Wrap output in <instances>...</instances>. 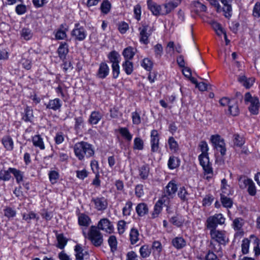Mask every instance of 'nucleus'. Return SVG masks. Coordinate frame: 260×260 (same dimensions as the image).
Listing matches in <instances>:
<instances>
[{
  "mask_svg": "<svg viewBox=\"0 0 260 260\" xmlns=\"http://www.w3.org/2000/svg\"><path fill=\"white\" fill-rule=\"evenodd\" d=\"M76 156L79 160H83L85 157L90 158L94 155L93 146L85 141H81L76 143L74 147Z\"/></svg>",
  "mask_w": 260,
  "mask_h": 260,
  "instance_id": "nucleus-1",
  "label": "nucleus"
},
{
  "mask_svg": "<svg viewBox=\"0 0 260 260\" xmlns=\"http://www.w3.org/2000/svg\"><path fill=\"white\" fill-rule=\"evenodd\" d=\"M225 218L221 213H216L207 218L205 225L210 231L216 230L218 224L222 225L225 222Z\"/></svg>",
  "mask_w": 260,
  "mask_h": 260,
  "instance_id": "nucleus-2",
  "label": "nucleus"
},
{
  "mask_svg": "<svg viewBox=\"0 0 260 260\" xmlns=\"http://www.w3.org/2000/svg\"><path fill=\"white\" fill-rule=\"evenodd\" d=\"M88 239L95 247L101 246L103 243V235L94 225L90 226L88 233Z\"/></svg>",
  "mask_w": 260,
  "mask_h": 260,
  "instance_id": "nucleus-3",
  "label": "nucleus"
},
{
  "mask_svg": "<svg viewBox=\"0 0 260 260\" xmlns=\"http://www.w3.org/2000/svg\"><path fill=\"white\" fill-rule=\"evenodd\" d=\"M71 35L76 41L81 42L86 39L87 33L84 27L77 22L75 23L74 28L71 31Z\"/></svg>",
  "mask_w": 260,
  "mask_h": 260,
  "instance_id": "nucleus-4",
  "label": "nucleus"
},
{
  "mask_svg": "<svg viewBox=\"0 0 260 260\" xmlns=\"http://www.w3.org/2000/svg\"><path fill=\"white\" fill-rule=\"evenodd\" d=\"M211 141L213 145L217 151H219L222 156L225 155L226 149L224 140L218 135H212L211 137Z\"/></svg>",
  "mask_w": 260,
  "mask_h": 260,
  "instance_id": "nucleus-5",
  "label": "nucleus"
},
{
  "mask_svg": "<svg viewBox=\"0 0 260 260\" xmlns=\"http://www.w3.org/2000/svg\"><path fill=\"white\" fill-rule=\"evenodd\" d=\"M211 239L221 245H226L229 243V239L225 235L224 231L213 230L210 231Z\"/></svg>",
  "mask_w": 260,
  "mask_h": 260,
  "instance_id": "nucleus-6",
  "label": "nucleus"
},
{
  "mask_svg": "<svg viewBox=\"0 0 260 260\" xmlns=\"http://www.w3.org/2000/svg\"><path fill=\"white\" fill-rule=\"evenodd\" d=\"M140 32V42L145 45H147L149 43V37L151 36L152 30L146 24H143L141 27L138 28Z\"/></svg>",
  "mask_w": 260,
  "mask_h": 260,
  "instance_id": "nucleus-7",
  "label": "nucleus"
},
{
  "mask_svg": "<svg viewBox=\"0 0 260 260\" xmlns=\"http://www.w3.org/2000/svg\"><path fill=\"white\" fill-rule=\"evenodd\" d=\"M91 201L93 203L94 208L97 211H103L108 207V200L103 196L92 198Z\"/></svg>",
  "mask_w": 260,
  "mask_h": 260,
  "instance_id": "nucleus-8",
  "label": "nucleus"
},
{
  "mask_svg": "<svg viewBox=\"0 0 260 260\" xmlns=\"http://www.w3.org/2000/svg\"><path fill=\"white\" fill-rule=\"evenodd\" d=\"M147 4L148 9L151 12L153 15H164V14H162L164 11L162 5H158L152 0H147Z\"/></svg>",
  "mask_w": 260,
  "mask_h": 260,
  "instance_id": "nucleus-9",
  "label": "nucleus"
},
{
  "mask_svg": "<svg viewBox=\"0 0 260 260\" xmlns=\"http://www.w3.org/2000/svg\"><path fill=\"white\" fill-rule=\"evenodd\" d=\"M110 68L105 61H102L99 64V68L96 73V77L100 79H105L109 74Z\"/></svg>",
  "mask_w": 260,
  "mask_h": 260,
  "instance_id": "nucleus-10",
  "label": "nucleus"
},
{
  "mask_svg": "<svg viewBox=\"0 0 260 260\" xmlns=\"http://www.w3.org/2000/svg\"><path fill=\"white\" fill-rule=\"evenodd\" d=\"M98 230L104 231L107 233H111L113 231V226L112 222L106 218L101 219L98 222Z\"/></svg>",
  "mask_w": 260,
  "mask_h": 260,
  "instance_id": "nucleus-11",
  "label": "nucleus"
},
{
  "mask_svg": "<svg viewBox=\"0 0 260 260\" xmlns=\"http://www.w3.org/2000/svg\"><path fill=\"white\" fill-rule=\"evenodd\" d=\"M181 0H166L165 4L162 5L164 12L162 14L166 15L174 10L180 3Z\"/></svg>",
  "mask_w": 260,
  "mask_h": 260,
  "instance_id": "nucleus-12",
  "label": "nucleus"
},
{
  "mask_svg": "<svg viewBox=\"0 0 260 260\" xmlns=\"http://www.w3.org/2000/svg\"><path fill=\"white\" fill-rule=\"evenodd\" d=\"M151 151L152 152H156L159 149V135L157 131L153 129L150 135Z\"/></svg>",
  "mask_w": 260,
  "mask_h": 260,
  "instance_id": "nucleus-13",
  "label": "nucleus"
},
{
  "mask_svg": "<svg viewBox=\"0 0 260 260\" xmlns=\"http://www.w3.org/2000/svg\"><path fill=\"white\" fill-rule=\"evenodd\" d=\"M69 52L68 44L66 42H60L59 47L57 50V53L59 58L62 60H64L66 58Z\"/></svg>",
  "mask_w": 260,
  "mask_h": 260,
  "instance_id": "nucleus-14",
  "label": "nucleus"
},
{
  "mask_svg": "<svg viewBox=\"0 0 260 260\" xmlns=\"http://www.w3.org/2000/svg\"><path fill=\"white\" fill-rule=\"evenodd\" d=\"M177 190L178 187L175 181L171 180L166 186L164 193H167L168 196L173 199Z\"/></svg>",
  "mask_w": 260,
  "mask_h": 260,
  "instance_id": "nucleus-15",
  "label": "nucleus"
},
{
  "mask_svg": "<svg viewBox=\"0 0 260 260\" xmlns=\"http://www.w3.org/2000/svg\"><path fill=\"white\" fill-rule=\"evenodd\" d=\"M75 256L76 260H83L84 257L87 258L89 253L87 251L84 250L81 245L77 244L75 246Z\"/></svg>",
  "mask_w": 260,
  "mask_h": 260,
  "instance_id": "nucleus-16",
  "label": "nucleus"
},
{
  "mask_svg": "<svg viewBox=\"0 0 260 260\" xmlns=\"http://www.w3.org/2000/svg\"><path fill=\"white\" fill-rule=\"evenodd\" d=\"M46 108L53 111L59 110L62 106V102L58 98L50 100L47 104H45Z\"/></svg>",
  "mask_w": 260,
  "mask_h": 260,
  "instance_id": "nucleus-17",
  "label": "nucleus"
},
{
  "mask_svg": "<svg viewBox=\"0 0 260 260\" xmlns=\"http://www.w3.org/2000/svg\"><path fill=\"white\" fill-rule=\"evenodd\" d=\"M189 195L190 193L184 186L180 187L177 192L178 197L182 203H188Z\"/></svg>",
  "mask_w": 260,
  "mask_h": 260,
  "instance_id": "nucleus-18",
  "label": "nucleus"
},
{
  "mask_svg": "<svg viewBox=\"0 0 260 260\" xmlns=\"http://www.w3.org/2000/svg\"><path fill=\"white\" fill-rule=\"evenodd\" d=\"M103 117L102 114L97 111H92L89 117L88 122L91 125L97 124Z\"/></svg>",
  "mask_w": 260,
  "mask_h": 260,
  "instance_id": "nucleus-19",
  "label": "nucleus"
},
{
  "mask_svg": "<svg viewBox=\"0 0 260 260\" xmlns=\"http://www.w3.org/2000/svg\"><path fill=\"white\" fill-rule=\"evenodd\" d=\"M139 175L141 179L146 180L148 179L150 168L148 164H145L138 167Z\"/></svg>",
  "mask_w": 260,
  "mask_h": 260,
  "instance_id": "nucleus-20",
  "label": "nucleus"
},
{
  "mask_svg": "<svg viewBox=\"0 0 260 260\" xmlns=\"http://www.w3.org/2000/svg\"><path fill=\"white\" fill-rule=\"evenodd\" d=\"M136 212L139 217L144 216L148 214V207L145 203H139L136 207Z\"/></svg>",
  "mask_w": 260,
  "mask_h": 260,
  "instance_id": "nucleus-21",
  "label": "nucleus"
},
{
  "mask_svg": "<svg viewBox=\"0 0 260 260\" xmlns=\"http://www.w3.org/2000/svg\"><path fill=\"white\" fill-rule=\"evenodd\" d=\"M10 171L11 172V174L13 175L17 184H21L23 181L24 177V172L15 168H12V169L10 170Z\"/></svg>",
  "mask_w": 260,
  "mask_h": 260,
  "instance_id": "nucleus-22",
  "label": "nucleus"
},
{
  "mask_svg": "<svg viewBox=\"0 0 260 260\" xmlns=\"http://www.w3.org/2000/svg\"><path fill=\"white\" fill-rule=\"evenodd\" d=\"M172 244L176 249H181L186 245V242L182 237H177L173 239Z\"/></svg>",
  "mask_w": 260,
  "mask_h": 260,
  "instance_id": "nucleus-23",
  "label": "nucleus"
},
{
  "mask_svg": "<svg viewBox=\"0 0 260 260\" xmlns=\"http://www.w3.org/2000/svg\"><path fill=\"white\" fill-rule=\"evenodd\" d=\"M226 194L220 193V202L224 208L230 209L233 207V200L228 197Z\"/></svg>",
  "mask_w": 260,
  "mask_h": 260,
  "instance_id": "nucleus-24",
  "label": "nucleus"
},
{
  "mask_svg": "<svg viewBox=\"0 0 260 260\" xmlns=\"http://www.w3.org/2000/svg\"><path fill=\"white\" fill-rule=\"evenodd\" d=\"M107 57L112 64H118L120 62V55L115 50H113L109 52Z\"/></svg>",
  "mask_w": 260,
  "mask_h": 260,
  "instance_id": "nucleus-25",
  "label": "nucleus"
},
{
  "mask_svg": "<svg viewBox=\"0 0 260 260\" xmlns=\"http://www.w3.org/2000/svg\"><path fill=\"white\" fill-rule=\"evenodd\" d=\"M260 104L258 98H255L252 102L250 103V105L248 107L249 112L253 115H257L258 113Z\"/></svg>",
  "mask_w": 260,
  "mask_h": 260,
  "instance_id": "nucleus-26",
  "label": "nucleus"
},
{
  "mask_svg": "<svg viewBox=\"0 0 260 260\" xmlns=\"http://www.w3.org/2000/svg\"><path fill=\"white\" fill-rule=\"evenodd\" d=\"M229 112L233 116H238L240 113L237 102L234 99H232L231 104L229 105Z\"/></svg>",
  "mask_w": 260,
  "mask_h": 260,
  "instance_id": "nucleus-27",
  "label": "nucleus"
},
{
  "mask_svg": "<svg viewBox=\"0 0 260 260\" xmlns=\"http://www.w3.org/2000/svg\"><path fill=\"white\" fill-rule=\"evenodd\" d=\"M2 142L4 147L8 151L13 149L14 143L12 138L9 136L4 137L2 138Z\"/></svg>",
  "mask_w": 260,
  "mask_h": 260,
  "instance_id": "nucleus-28",
  "label": "nucleus"
},
{
  "mask_svg": "<svg viewBox=\"0 0 260 260\" xmlns=\"http://www.w3.org/2000/svg\"><path fill=\"white\" fill-rule=\"evenodd\" d=\"M78 221L79 225L87 227L91 222V219L88 215L81 213L78 216Z\"/></svg>",
  "mask_w": 260,
  "mask_h": 260,
  "instance_id": "nucleus-29",
  "label": "nucleus"
},
{
  "mask_svg": "<svg viewBox=\"0 0 260 260\" xmlns=\"http://www.w3.org/2000/svg\"><path fill=\"white\" fill-rule=\"evenodd\" d=\"M57 244L56 247L60 249H63L68 242L67 239L63 234H56Z\"/></svg>",
  "mask_w": 260,
  "mask_h": 260,
  "instance_id": "nucleus-30",
  "label": "nucleus"
},
{
  "mask_svg": "<svg viewBox=\"0 0 260 260\" xmlns=\"http://www.w3.org/2000/svg\"><path fill=\"white\" fill-rule=\"evenodd\" d=\"M34 117L32 109L27 106L24 109L22 119L25 122H31Z\"/></svg>",
  "mask_w": 260,
  "mask_h": 260,
  "instance_id": "nucleus-31",
  "label": "nucleus"
},
{
  "mask_svg": "<svg viewBox=\"0 0 260 260\" xmlns=\"http://www.w3.org/2000/svg\"><path fill=\"white\" fill-rule=\"evenodd\" d=\"M32 141L33 145L36 147H39L41 150L45 149V145L43 142V138L40 135H35L32 137Z\"/></svg>",
  "mask_w": 260,
  "mask_h": 260,
  "instance_id": "nucleus-32",
  "label": "nucleus"
},
{
  "mask_svg": "<svg viewBox=\"0 0 260 260\" xmlns=\"http://www.w3.org/2000/svg\"><path fill=\"white\" fill-rule=\"evenodd\" d=\"M134 49L131 46H129L123 50L122 52V55L125 59V60H130L133 58L134 55H135V52L134 51Z\"/></svg>",
  "mask_w": 260,
  "mask_h": 260,
  "instance_id": "nucleus-33",
  "label": "nucleus"
},
{
  "mask_svg": "<svg viewBox=\"0 0 260 260\" xmlns=\"http://www.w3.org/2000/svg\"><path fill=\"white\" fill-rule=\"evenodd\" d=\"M169 221L174 225L178 228L182 226L184 223L182 217L178 214H176L175 216L171 217L169 219Z\"/></svg>",
  "mask_w": 260,
  "mask_h": 260,
  "instance_id": "nucleus-34",
  "label": "nucleus"
},
{
  "mask_svg": "<svg viewBox=\"0 0 260 260\" xmlns=\"http://www.w3.org/2000/svg\"><path fill=\"white\" fill-rule=\"evenodd\" d=\"M180 165V160L178 157L174 156H171L168 162V168L171 170H173L178 167Z\"/></svg>",
  "mask_w": 260,
  "mask_h": 260,
  "instance_id": "nucleus-35",
  "label": "nucleus"
},
{
  "mask_svg": "<svg viewBox=\"0 0 260 260\" xmlns=\"http://www.w3.org/2000/svg\"><path fill=\"white\" fill-rule=\"evenodd\" d=\"M139 236V233L138 230L135 228H132L129 233V239L131 244L134 245L138 241Z\"/></svg>",
  "mask_w": 260,
  "mask_h": 260,
  "instance_id": "nucleus-36",
  "label": "nucleus"
},
{
  "mask_svg": "<svg viewBox=\"0 0 260 260\" xmlns=\"http://www.w3.org/2000/svg\"><path fill=\"white\" fill-rule=\"evenodd\" d=\"M122 67L127 75H131L134 70L133 63L130 60H126L123 62Z\"/></svg>",
  "mask_w": 260,
  "mask_h": 260,
  "instance_id": "nucleus-37",
  "label": "nucleus"
},
{
  "mask_svg": "<svg viewBox=\"0 0 260 260\" xmlns=\"http://www.w3.org/2000/svg\"><path fill=\"white\" fill-rule=\"evenodd\" d=\"M233 141L235 146L241 147L245 143L243 137L238 134L233 135Z\"/></svg>",
  "mask_w": 260,
  "mask_h": 260,
  "instance_id": "nucleus-38",
  "label": "nucleus"
},
{
  "mask_svg": "<svg viewBox=\"0 0 260 260\" xmlns=\"http://www.w3.org/2000/svg\"><path fill=\"white\" fill-rule=\"evenodd\" d=\"M12 168L10 167L7 170H0V180L8 181L11 179L12 176L11 175V172L10 171V170Z\"/></svg>",
  "mask_w": 260,
  "mask_h": 260,
  "instance_id": "nucleus-39",
  "label": "nucleus"
},
{
  "mask_svg": "<svg viewBox=\"0 0 260 260\" xmlns=\"http://www.w3.org/2000/svg\"><path fill=\"white\" fill-rule=\"evenodd\" d=\"M199 146L202 151V153L199 155L198 158L199 159H202V158L203 156H205L206 154H208V151L209 148L207 142L205 141H201Z\"/></svg>",
  "mask_w": 260,
  "mask_h": 260,
  "instance_id": "nucleus-40",
  "label": "nucleus"
},
{
  "mask_svg": "<svg viewBox=\"0 0 260 260\" xmlns=\"http://www.w3.org/2000/svg\"><path fill=\"white\" fill-rule=\"evenodd\" d=\"M119 133L127 141L130 142L133 138V135L130 133L126 127H120L119 129Z\"/></svg>",
  "mask_w": 260,
  "mask_h": 260,
  "instance_id": "nucleus-41",
  "label": "nucleus"
},
{
  "mask_svg": "<svg viewBox=\"0 0 260 260\" xmlns=\"http://www.w3.org/2000/svg\"><path fill=\"white\" fill-rule=\"evenodd\" d=\"M108 242L111 248V251L113 252L117 249V241L115 236H110L108 239Z\"/></svg>",
  "mask_w": 260,
  "mask_h": 260,
  "instance_id": "nucleus-42",
  "label": "nucleus"
},
{
  "mask_svg": "<svg viewBox=\"0 0 260 260\" xmlns=\"http://www.w3.org/2000/svg\"><path fill=\"white\" fill-rule=\"evenodd\" d=\"M111 8V4L108 0H104L102 3L100 7L101 12L105 14H108Z\"/></svg>",
  "mask_w": 260,
  "mask_h": 260,
  "instance_id": "nucleus-43",
  "label": "nucleus"
},
{
  "mask_svg": "<svg viewBox=\"0 0 260 260\" xmlns=\"http://www.w3.org/2000/svg\"><path fill=\"white\" fill-rule=\"evenodd\" d=\"M21 37L25 40H30L33 36L31 30L28 28H23L20 32Z\"/></svg>",
  "mask_w": 260,
  "mask_h": 260,
  "instance_id": "nucleus-44",
  "label": "nucleus"
},
{
  "mask_svg": "<svg viewBox=\"0 0 260 260\" xmlns=\"http://www.w3.org/2000/svg\"><path fill=\"white\" fill-rule=\"evenodd\" d=\"M139 252L142 257L146 258L150 256L151 249L149 248L148 245H144L141 247Z\"/></svg>",
  "mask_w": 260,
  "mask_h": 260,
  "instance_id": "nucleus-45",
  "label": "nucleus"
},
{
  "mask_svg": "<svg viewBox=\"0 0 260 260\" xmlns=\"http://www.w3.org/2000/svg\"><path fill=\"white\" fill-rule=\"evenodd\" d=\"M168 144L170 149L174 152H177L179 149V146L177 142L173 137H169L168 139Z\"/></svg>",
  "mask_w": 260,
  "mask_h": 260,
  "instance_id": "nucleus-46",
  "label": "nucleus"
},
{
  "mask_svg": "<svg viewBox=\"0 0 260 260\" xmlns=\"http://www.w3.org/2000/svg\"><path fill=\"white\" fill-rule=\"evenodd\" d=\"M252 181V179L247 178L245 176H241L239 179V183L240 188L244 189Z\"/></svg>",
  "mask_w": 260,
  "mask_h": 260,
  "instance_id": "nucleus-47",
  "label": "nucleus"
},
{
  "mask_svg": "<svg viewBox=\"0 0 260 260\" xmlns=\"http://www.w3.org/2000/svg\"><path fill=\"white\" fill-rule=\"evenodd\" d=\"M133 203L128 201L122 209V214L123 216H129L132 210Z\"/></svg>",
  "mask_w": 260,
  "mask_h": 260,
  "instance_id": "nucleus-48",
  "label": "nucleus"
},
{
  "mask_svg": "<svg viewBox=\"0 0 260 260\" xmlns=\"http://www.w3.org/2000/svg\"><path fill=\"white\" fill-rule=\"evenodd\" d=\"M48 176L49 180L52 184L56 183L59 177L58 172L56 171H50L48 174Z\"/></svg>",
  "mask_w": 260,
  "mask_h": 260,
  "instance_id": "nucleus-49",
  "label": "nucleus"
},
{
  "mask_svg": "<svg viewBox=\"0 0 260 260\" xmlns=\"http://www.w3.org/2000/svg\"><path fill=\"white\" fill-rule=\"evenodd\" d=\"M35 218H37V220H38L39 217H37V214L33 211H30L28 213L22 214V219L27 223H30L31 219Z\"/></svg>",
  "mask_w": 260,
  "mask_h": 260,
  "instance_id": "nucleus-50",
  "label": "nucleus"
},
{
  "mask_svg": "<svg viewBox=\"0 0 260 260\" xmlns=\"http://www.w3.org/2000/svg\"><path fill=\"white\" fill-rule=\"evenodd\" d=\"M144 148V142L139 137H137L134 141V149L141 150Z\"/></svg>",
  "mask_w": 260,
  "mask_h": 260,
  "instance_id": "nucleus-51",
  "label": "nucleus"
},
{
  "mask_svg": "<svg viewBox=\"0 0 260 260\" xmlns=\"http://www.w3.org/2000/svg\"><path fill=\"white\" fill-rule=\"evenodd\" d=\"M4 212L5 216L8 218L14 217L16 215V211L11 207H6Z\"/></svg>",
  "mask_w": 260,
  "mask_h": 260,
  "instance_id": "nucleus-52",
  "label": "nucleus"
},
{
  "mask_svg": "<svg viewBox=\"0 0 260 260\" xmlns=\"http://www.w3.org/2000/svg\"><path fill=\"white\" fill-rule=\"evenodd\" d=\"M159 202H156L154 207V210L152 213V218H155L158 216L162 210V206Z\"/></svg>",
  "mask_w": 260,
  "mask_h": 260,
  "instance_id": "nucleus-53",
  "label": "nucleus"
},
{
  "mask_svg": "<svg viewBox=\"0 0 260 260\" xmlns=\"http://www.w3.org/2000/svg\"><path fill=\"white\" fill-rule=\"evenodd\" d=\"M199 160L200 161V164L203 167V169L204 170L205 173L207 174L213 173V169L211 167V164L205 165V162L202 160V159H199Z\"/></svg>",
  "mask_w": 260,
  "mask_h": 260,
  "instance_id": "nucleus-54",
  "label": "nucleus"
},
{
  "mask_svg": "<svg viewBox=\"0 0 260 260\" xmlns=\"http://www.w3.org/2000/svg\"><path fill=\"white\" fill-rule=\"evenodd\" d=\"M112 77L113 79H117L120 74V66L119 63L112 64Z\"/></svg>",
  "mask_w": 260,
  "mask_h": 260,
  "instance_id": "nucleus-55",
  "label": "nucleus"
},
{
  "mask_svg": "<svg viewBox=\"0 0 260 260\" xmlns=\"http://www.w3.org/2000/svg\"><path fill=\"white\" fill-rule=\"evenodd\" d=\"M141 66L147 71H150L153 66V63L148 58H144L143 60Z\"/></svg>",
  "mask_w": 260,
  "mask_h": 260,
  "instance_id": "nucleus-56",
  "label": "nucleus"
},
{
  "mask_svg": "<svg viewBox=\"0 0 260 260\" xmlns=\"http://www.w3.org/2000/svg\"><path fill=\"white\" fill-rule=\"evenodd\" d=\"M172 199L170 196H168L167 193H164L162 197L158 200L157 202H159L161 205H164L165 206L170 205V199Z\"/></svg>",
  "mask_w": 260,
  "mask_h": 260,
  "instance_id": "nucleus-57",
  "label": "nucleus"
},
{
  "mask_svg": "<svg viewBox=\"0 0 260 260\" xmlns=\"http://www.w3.org/2000/svg\"><path fill=\"white\" fill-rule=\"evenodd\" d=\"M64 140V135L61 132H58L56 134L54 137L55 144L59 145L61 144Z\"/></svg>",
  "mask_w": 260,
  "mask_h": 260,
  "instance_id": "nucleus-58",
  "label": "nucleus"
},
{
  "mask_svg": "<svg viewBox=\"0 0 260 260\" xmlns=\"http://www.w3.org/2000/svg\"><path fill=\"white\" fill-rule=\"evenodd\" d=\"M247 191L249 195L254 196L256 193V189L254 183L252 180L248 185Z\"/></svg>",
  "mask_w": 260,
  "mask_h": 260,
  "instance_id": "nucleus-59",
  "label": "nucleus"
},
{
  "mask_svg": "<svg viewBox=\"0 0 260 260\" xmlns=\"http://www.w3.org/2000/svg\"><path fill=\"white\" fill-rule=\"evenodd\" d=\"M67 37V32L61 30H56L55 33V38L56 40H62Z\"/></svg>",
  "mask_w": 260,
  "mask_h": 260,
  "instance_id": "nucleus-60",
  "label": "nucleus"
},
{
  "mask_svg": "<svg viewBox=\"0 0 260 260\" xmlns=\"http://www.w3.org/2000/svg\"><path fill=\"white\" fill-rule=\"evenodd\" d=\"M242 252L243 254H247L249 252V241L247 239H245L242 241Z\"/></svg>",
  "mask_w": 260,
  "mask_h": 260,
  "instance_id": "nucleus-61",
  "label": "nucleus"
},
{
  "mask_svg": "<svg viewBox=\"0 0 260 260\" xmlns=\"http://www.w3.org/2000/svg\"><path fill=\"white\" fill-rule=\"evenodd\" d=\"M75 123L74 128L75 130L80 129L81 127L83 125L84 119L82 116H79L75 118Z\"/></svg>",
  "mask_w": 260,
  "mask_h": 260,
  "instance_id": "nucleus-62",
  "label": "nucleus"
},
{
  "mask_svg": "<svg viewBox=\"0 0 260 260\" xmlns=\"http://www.w3.org/2000/svg\"><path fill=\"white\" fill-rule=\"evenodd\" d=\"M152 249L156 251L158 254L160 253L162 250V246L160 242L158 241H155L153 242L152 245Z\"/></svg>",
  "mask_w": 260,
  "mask_h": 260,
  "instance_id": "nucleus-63",
  "label": "nucleus"
},
{
  "mask_svg": "<svg viewBox=\"0 0 260 260\" xmlns=\"http://www.w3.org/2000/svg\"><path fill=\"white\" fill-rule=\"evenodd\" d=\"M252 15L254 17H260V3L256 2L253 7Z\"/></svg>",
  "mask_w": 260,
  "mask_h": 260,
  "instance_id": "nucleus-64",
  "label": "nucleus"
}]
</instances>
